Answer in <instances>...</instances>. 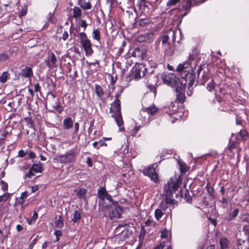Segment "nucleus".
Wrapping results in <instances>:
<instances>
[{
    "label": "nucleus",
    "instance_id": "f257e3e1",
    "mask_svg": "<svg viewBox=\"0 0 249 249\" xmlns=\"http://www.w3.org/2000/svg\"><path fill=\"white\" fill-rule=\"evenodd\" d=\"M181 184V178L180 177L177 178L176 177H171L169 181L164 186V192L166 196V198L163 201L166 203L173 205L175 203V200L172 198L171 196L173 192H175L180 187Z\"/></svg>",
    "mask_w": 249,
    "mask_h": 249
},
{
    "label": "nucleus",
    "instance_id": "f03ea898",
    "mask_svg": "<svg viewBox=\"0 0 249 249\" xmlns=\"http://www.w3.org/2000/svg\"><path fill=\"white\" fill-rule=\"evenodd\" d=\"M120 95V94H117L115 95L114 101L111 104V107L115 110L114 114H112L111 117L114 118L116 124L119 127L120 130L123 131L124 130V128L123 127L124 122L121 111V101L119 99Z\"/></svg>",
    "mask_w": 249,
    "mask_h": 249
},
{
    "label": "nucleus",
    "instance_id": "7ed1b4c3",
    "mask_svg": "<svg viewBox=\"0 0 249 249\" xmlns=\"http://www.w3.org/2000/svg\"><path fill=\"white\" fill-rule=\"evenodd\" d=\"M161 79L164 84L172 88H176L177 87V89H180L181 86L182 87V83L174 73H163L161 75Z\"/></svg>",
    "mask_w": 249,
    "mask_h": 249
},
{
    "label": "nucleus",
    "instance_id": "20e7f679",
    "mask_svg": "<svg viewBox=\"0 0 249 249\" xmlns=\"http://www.w3.org/2000/svg\"><path fill=\"white\" fill-rule=\"evenodd\" d=\"M77 153L75 149H71L65 153L64 155L56 156L54 160L60 163H68L75 161Z\"/></svg>",
    "mask_w": 249,
    "mask_h": 249
},
{
    "label": "nucleus",
    "instance_id": "39448f33",
    "mask_svg": "<svg viewBox=\"0 0 249 249\" xmlns=\"http://www.w3.org/2000/svg\"><path fill=\"white\" fill-rule=\"evenodd\" d=\"M78 36L80 38V42L82 45L87 56L91 55L93 52L91 48L90 40L88 38L87 34L84 32L80 33Z\"/></svg>",
    "mask_w": 249,
    "mask_h": 249
},
{
    "label": "nucleus",
    "instance_id": "423d86ee",
    "mask_svg": "<svg viewBox=\"0 0 249 249\" xmlns=\"http://www.w3.org/2000/svg\"><path fill=\"white\" fill-rule=\"evenodd\" d=\"M196 72L198 78L196 83H199L200 85H204L209 78L207 66L205 64H200L198 67Z\"/></svg>",
    "mask_w": 249,
    "mask_h": 249
},
{
    "label": "nucleus",
    "instance_id": "0eeeda50",
    "mask_svg": "<svg viewBox=\"0 0 249 249\" xmlns=\"http://www.w3.org/2000/svg\"><path fill=\"white\" fill-rule=\"evenodd\" d=\"M142 173L145 176L149 177L154 182H157L158 181V175L156 172L154 164L150 165L147 167L144 168L143 169Z\"/></svg>",
    "mask_w": 249,
    "mask_h": 249
},
{
    "label": "nucleus",
    "instance_id": "6e6552de",
    "mask_svg": "<svg viewBox=\"0 0 249 249\" xmlns=\"http://www.w3.org/2000/svg\"><path fill=\"white\" fill-rule=\"evenodd\" d=\"M142 76L147 79V83H152L156 85L158 82V77L154 73V70L148 72L147 69H144L142 71Z\"/></svg>",
    "mask_w": 249,
    "mask_h": 249
},
{
    "label": "nucleus",
    "instance_id": "1a4fd4ad",
    "mask_svg": "<svg viewBox=\"0 0 249 249\" xmlns=\"http://www.w3.org/2000/svg\"><path fill=\"white\" fill-rule=\"evenodd\" d=\"M182 78H183L186 82H188V89H190L195 85L196 86V84H195L196 74L195 73L192 71L191 72L186 73L184 75L182 76Z\"/></svg>",
    "mask_w": 249,
    "mask_h": 249
},
{
    "label": "nucleus",
    "instance_id": "9d476101",
    "mask_svg": "<svg viewBox=\"0 0 249 249\" xmlns=\"http://www.w3.org/2000/svg\"><path fill=\"white\" fill-rule=\"evenodd\" d=\"M114 206L111 207L110 211L109 212V216L111 219L113 218H119L121 217L122 214L123 209L122 208L118 206V203L117 201H115Z\"/></svg>",
    "mask_w": 249,
    "mask_h": 249
},
{
    "label": "nucleus",
    "instance_id": "9b49d317",
    "mask_svg": "<svg viewBox=\"0 0 249 249\" xmlns=\"http://www.w3.org/2000/svg\"><path fill=\"white\" fill-rule=\"evenodd\" d=\"M198 4H199L198 0H183L182 8L186 11L183 16L188 14L192 6Z\"/></svg>",
    "mask_w": 249,
    "mask_h": 249
},
{
    "label": "nucleus",
    "instance_id": "f8f14e48",
    "mask_svg": "<svg viewBox=\"0 0 249 249\" xmlns=\"http://www.w3.org/2000/svg\"><path fill=\"white\" fill-rule=\"evenodd\" d=\"M186 87V84L182 83V87L181 89H177V87L175 88L177 92L176 100L180 103H183L185 102L186 96L185 95L184 91Z\"/></svg>",
    "mask_w": 249,
    "mask_h": 249
},
{
    "label": "nucleus",
    "instance_id": "ddd939ff",
    "mask_svg": "<svg viewBox=\"0 0 249 249\" xmlns=\"http://www.w3.org/2000/svg\"><path fill=\"white\" fill-rule=\"evenodd\" d=\"M150 23L149 19L136 18L134 26L137 28H144L147 27Z\"/></svg>",
    "mask_w": 249,
    "mask_h": 249
},
{
    "label": "nucleus",
    "instance_id": "4468645a",
    "mask_svg": "<svg viewBox=\"0 0 249 249\" xmlns=\"http://www.w3.org/2000/svg\"><path fill=\"white\" fill-rule=\"evenodd\" d=\"M178 162L179 166V170L180 172V175L177 177L176 175L174 177H176L177 178L180 177L181 178H182L181 176H183L186 172L189 170L190 167L188 166L186 163H185L184 161H182L181 160H178ZM182 180V179H181V181Z\"/></svg>",
    "mask_w": 249,
    "mask_h": 249
},
{
    "label": "nucleus",
    "instance_id": "2eb2a0df",
    "mask_svg": "<svg viewBox=\"0 0 249 249\" xmlns=\"http://www.w3.org/2000/svg\"><path fill=\"white\" fill-rule=\"evenodd\" d=\"M57 59L55 54L52 53L50 54L48 58L47 61V66L50 68H55L57 67L56 62Z\"/></svg>",
    "mask_w": 249,
    "mask_h": 249
},
{
    "label": "nucleus",
    "instance_id": "dca6fc26",
    "mask_svg": "<svg viewBox=\"0 0 249 249\" xmlns=\"http://www.w3.org/2000/svg\"><path fill=\"white\" fill-rule=\"evenodd\" d=\"M20 74L25 78H31L33 75L32 68L26 67L21 71Z\"/></svg>",
    "mask_w": 249,
    "mask_h": 249
},
{
    "label": "nucleus",
    "instance_id": "f3484780",
    "mask_svg": "<svg viewBox=\"0 0 249 249\" xmlns=\"http://www.w3.org/2000/svg\"><path fill=\"white\" fill-rule=\"evenodd\" d=\"M142 110L144 112H146L148 114L153 115L158 111L159 109L154 104H153L152 106L148 107H142Z\"/></svg>",
    "mask_w": 249,
    "mask_h": 249
},
{
    "label": "nucleus",
    "instance_id": "a211bd4d",
    "mask_svg": "<svg viewBox=\"0 0 249 249\" xmlns=\"http://www.w3.org/2000/svg\"><path fill=\"white\" fill-rule=\"evenodd\" d=\"M239 210L238 208L234 209L232 211L230 212L228 216L225 218V220L228 222L233 220L238 214Z\"/></svg>",
    "mask_w": 249,
    "mask_h": 249
},
{
    "label": "nucleus",
    "instance_id": "6ab92c4d",
    "mask_svg": "<svg viewBox=\"0 0 249 249\" xmlns=\"http://www.w3.org/2000/svg\"><path fill=\"white\" fill-rule=\"evenodd\" d=\"M73 122L72 119L70 117H67L64 119L63 122V125L65 129H69L72 127Z\"/></svg>",
    "mask_w": 249,
    "mask_h": 249
},
{
    "label": "nucleus",
    "instance_id": "aec40b11",
    "mask_svg": "<svg viewBox=\"0 0 249 249\" xmlns=\"http://www.w3.org/2000/svg\"><path fill=\"white\" fill-rule=\"evenodd\" d=\"M95 91L98 97L104 102L105 98L103 97L104 92L102 88L98 85H95Z\"/></svg>",
    "mask_w": 249,
    "mask_h": 249
},
{
    "label": "nucleus",
    "instance_id": "412c9836",
    "mask_svg": "<svg viewBox=\"0 0 249 249\" xmlns=\"http://www.w3.org/2000/svg\"><path fill=\"white\" fill-rule=\"evenodd\" d=\"M81 215L80 212L78 210L74 211L72 214L71 221L73 223H78L80 221Z\"/></svg>",
    "mask_w": 249,
    "mask_h": 249
},
{
    "label": "nucleus",
    "instance_id": "4be33fe9",
    "mask_svg": "<svg viewBox=\"0 0 249 249\" xmlns=\"http://www.w3.org/2000/svg\"><path fill=\"white\" fill-rule=\"evenodd\" d=\"M75 192H76V195L78 198L85 199L86 198V194L87 190L84 188L78 189L75 190Z\"/></svg>",
    "mask_w": 249,
    "mask_h": 249
},
{
    "label": "nucleus",
    "instance_id": "5701e85b",
    "mask_svg": "<svg viewBox=\"0 0 249 249\" xmlns=\"http://www.w3.org/2000/svg\"><path fill=\"white\" fill-rule=\"evenodd\" d=\"M32 170H33L34 172L36 173H40L42 170V166L41 163L39 162L38 163H34L32 167Z\"/></svg>",
    "mask_w": 249,
    "mask_h": 249
},
{
    "label": "nucleus",
    "instance_id": "b1692460",
    "mask_svg": "<svg viewBox=\"0 0 249 249\" xmlns=\"http://www.w3.org/2000/svg\"><path fill=\"white\" fill-rule=\"evenodd\" d=\"M131 77L136 80L140 79L141 78V70L138 69L134 70L131 73Z\"/></svg>",
    "mask_w": 249,
    "mask_h": 249
},
{
    "label": "nucleus",
    "instance_id": "393cba45",
    "mask_svg": "<svg viewBox=\"0 0 249 249\" xmlns=\"http://www.w3.org/2000/svg\"><path fill=\"white\" fill-rule=\"evenodd\" d=\"M72 17L77 18L81 17L82 13L80 8L77 6H74L73 8Z\"/></svg>",
    "mask_w": 249,
    "mask_h": 249
},
{
    "label": "nucleus",
    "instance_id": "a878e982",
    "mask_svg": "<svg viewBox=\"0 0 249 249\" xmlns=\"http://www.w3.org/2000/svg\"><path fill=\"white\" fill-rule=\"evenodd\" d=\"M64 225L63 218L61 215H59L58 218L55 221V227L58 229H62Z\"/></svg>",
    "mask_w": 249,
    "mask_h": 249
},
{
    "label": "nucleus",
    "instance_id": "bb28decb",
    "mask_svg": "<svg viewBox=\"0 0 249 249\" xmlns=\"http://www.w3.org/2000/svg\"><path fill=\"white\" fill-rule=\"evenodd\" d=\"M107 193L105 187H101L98 191V195L100 199L104 200Z\"/></svg>",
    "mask_w": 249,
    "mask_h": 249
},
{
    "label": "nucleus",
    "instance_id": "cd10ccee",
    "mask_svg": "<svg viewBox=\"0 0 249 249\" xmlns=\"http://www.w3.org/2000/svg\"><path fill=\"white\" fill-rule=\"evenodd\" d=\"M92 37L94 40H97L99 42L100 40V32L99 29H94L93 30L92 33Z\"/></svg>",
    "mask_w": 249,
    "mask_h": 249
},
{
    "label": "nucleus",
    "instance_id": "c85d7f7f",
    "mask_svg": "<svg viewBox=\"0 0 249 249\" xmlns=\"http://www.w3.org/2000/svg\"><path fill=\"white\" fill-rule=\"evenodd\" d=\"M152 36V34L141 35L138 37V40L139 42H147Z\"/></svg>",
    "mask_w": 249,
    "mask_h": 249
},
{
    "label": "nucleus",
    "instance_id": "c756f323",
    "mask_svg": "<svg viewBox=\"0 0 249 249\" xmlns=\"http://www.w3.org/2000/svg\"><path fill=\"white\" fill-rule=\"evenodd\" d=\"M10 78V74L7 71H4L2 75L0 76V82L1 83H5Z\"/></svg>",
    "mask_w": 249,
    "mask_h": 249
},
{
    "label": "nucleus",
    "instance_id": "7c9ffc66",
    "mask_svg": "<svg viewBox=\"0 0 249 249\" xmlns=\"http://www.w3.org/2000/svg\"><path fill=\"white\" fill-rule=\"evenodd\" d=\"M229 241L226 238H221L219 241L220 247L222 249H225L228 247Z\"/></svg>",
    "mask_w": 249,
    "mask_h": 249
},
{
    "label": "nucleus",
    "instance_id": "2f4dec72",
    "mask_svg": "<svg viewBox=\"0 0 249 249\" xmlns=\"http://www.w3.org/2000/svg\"><path fill=\"white\" fill-rule=\"evenodd\" d=\"M164 214V212L160 208L156 209L155 211V216L157 220H159Z\"/></svg>",
    "mask_w": 249,
    "mask_h": 249
},
{
    "label": "nucleus",
    "instance_id": "473e14b6",
    "mask_svg": "<svg viewBox=\"0 0 249 249\" xmlns=\"http://www.w3.org/2000/svg\"><path fill=\"white\" fill-rule=\"evenodd\" d=\"M181 0H169L167 3L166 6L168 7V9L171 8L172 6L176 5L177 4L179 3Z\"/></svg>",
    "mask_w": 249,
    "mask_h": 249
},
{
    "label": "nucleus",
    "instance_id": "72a5a7b5",
    "mask_svg": "<svg viewBox=\"0 0 249 249\" xmlns=\"http://www.w3.org/2000/svg\"><path fill=\"white\" fill-rule=\"evenodd\" d=\"M238 143L237 142H231L229 144L228 150L231 152H233V150L237 147Z\"/></svg>",
    "mask_w": 249,
    "mask_h": 249
},
{
    "label": "nucleus",
    "instance_id": "f704fd0d",
    "mask_svg": "<svg viewBox=\"0 0 249 249\" xmlns=\"http://www.w3.org/2000/svg\"><path fill=\"white\" fill-rule=\"evenodd\" d=\"M185 67L184 66V65L183 64H179L178 65V66L176 69V71L179 72H181L182 76V75H184L186 72V71H185Z\"/></svg>",
    "mask_w": 249,
    "mask_h": 249
},
{
    "label": "nucleus",
    "instance_id": "c9c22d12",
    "mask_svg": "<svg viewBox=\"0 0 249 249\" xmlns=\"http://www.w3.org/2000/svg\"><path fill=\"white\" fill-rule=\"evenodd\" d=\"M9 133L7 130H3L0 133V145H2L3 144V141L5 139V138L8 135Z\"/></svg>",
    "mask_w": 249,
    "mask_h": 249
},
{
    "label": "nucleus",
    "instance_id": "e433bc0d",
    "mask_svg": "<svg viewBox=\"0 0 249 249\" xmlns=\"http://www.w3.org/2000/svg\"><path fill=\"white\" fill-rule=\"evenodd\" d=\"M239 136L243 139L244 141L246 140L248 138V134L245 130H241L239 133Z\"/></svg>",
    "mask_w": 249,
    "mask_h": 249
},
{
    "label": "nucleus",
    "instance_id": "4c0bfd02",
    "mask_svg": "<svg viewBox=\"0 0 249 249\" xmlns=\"http://www.w3.org/2000/svg\"><path fill=\"white\" fill-rule=\"evenodd\" d=\"M146 86L150 91L154 92L155 95L156 94V88L155 84L147 83Z\"/></svg>",
    "mask_w": 249,
    "mask_h": 249
},
{
    "label": "nucleus",
    "instance_id": "58836bf2",
    "mask_svg": "<svg viewBox=\"0 0 249 249\" xmlns=\"http://www.w3.org/2000/svg\"><path fill=\"white\" fill-rule=\"evenodd\" d=\"M168 207V205L166 203V202L162 200L161 203L160 204L159 208L162 211L165 212Z\"/></svg>",
    "mask_w": 249,
    "mask_h": 249
},
{
    "label": "nucleus",
    "instance_id": "ea45409f",
    "mask_svg": "<svg viewBox=\"0 0 249 249\" xmlns=\"http://www.w3.org/2000/svg\"><path fill=\"white\" fill-rule=\"evenodd\" d=\"M219 202L222 204L221 207L225 209L228 205V199L225 197L223 196Z\"/></svg>",
    "mask_w": 249,
    "mask_h": 249
},
{
    "label": "nucleus",
    "instance_id": "a19ab883",
    "mask_svg": "<svg viewBox=\"0 0 249 249\" xmlns=\"http://www.w3.org/2000/svg\"><path fill=\"white\" fill-rule=\"evenodd\" d=\"M25 120L26 121L27 125L29 127L33 128L34 125V122L31 118L26 117L25 118Z\"/></svg>",
    "mask_w": 249,
    "mask_h": 249
},
{
    "label": "nucleus",
    "instance_id": "79ce46f5",
    "mask_svg": "<svg viewBox=\"0 0 249 249\" xmlns=\"http://www.w3.org/2000/svg\"><path fill=\"white\" fill-rule=\"evenodd\" d=\"M184 198L188 202H190L192 200V197L190 195L189 192L187 189L185 190L184 192Z\"/></svg>",
    "mask_w": 249,
    "mask_h": 249
},
{
    "label": "nucleus",
    "instance_id": "37998d69",
    "mask_svg": "<svg viewBox=\"0 0 249 249\" xmlns=\"http://www.w3.org/2000/svg\"><path fill=\"white\" fill-rule=\"evenodd\" d=\"M240 219L242 221L249 223V214L245 213L241 215Z\"/></svg>",
    "mask_w": 249,
    "mask_h": 249
},
{
    "label": "nucleus",
    "instance_id": "c03bdc74",
    "mask_svg": "<svg viewBox=\"0 0 249 249\" xmlns=\"http://www.w3.org/2000/svg\"><path fill=\"white\" fill-rule=\"evenodd\" d=\"M207 89L210 91H212L214 89V83L213 80L212 79L207 85Z\"/></svg>",
    "mask_w": 249,
    "mask_h": 249
},
{
    "label": "nucleus",
    "instance_id": "a18cd8bd",
    "mask_svg": "<svg viewBox=\"0 0 249 249\" xmlns=\"http://www.w3.org/2000/svg\"><path fill=\"white\" fill-rule=\"evenodd\" d=\"M55 109L59 113H61L63 110V107L60 105L59 102L56 103L55 106H53Z\"/></svg>",
    "mask_w": 249,
    "mask_h": 249
},
{
    "label": "nucleus",
    "instance_id": "49530a36",
    "mask_svg": "<svg viewBox=\"0 0 249 249\" xmlns=\"http://www.w3.org/2000/svg\"><path fill=\"white\" fill-rule=\"evenodd\" d=\"M83 9L89 10L91 8V5L89 2H85L81 6H80Z\"/></svg>",
    "mask_w": 249,
    "mask_h": 249
},
{
    "label": "nucleus",
    "instance_id": "de8ad7c7",
    "mask_svg": "<svg viewBox=\"0 0 249 249\" xmlns=\"http://www.w3.org/2000/svg\"><path fill=\"white\" fill-rule=\"evenodd\" d=\"M33 172V170H32V168H31L28 172L25 175L24 178L25 179L27 178H31L32 177L34 176L35 174H34Z\"/></svg>",
    "mask_w": 249,
    "mask_h": 249
},
{
    "label": "nucleus",
    "instance_id": "09e8293b",
    "mask_svg": "<svg viewBox=\"0 0 249 249\" xmlns=\"http://www.w3.org/2000/svg\"><path fill=\"white\" fill-rule=\"evenodd\" d=\"M207 191L210 196L214 197V191L213 188L212 187H209L208 185H207Z\"/></svg>",
    "mask_w": 249,
    "mask_h": 249
},
{
    "label": "nucleus",
    "instance_id": "8fccbe9b",
    "mask_svg": "<svg viewBox=\"0 0 249 249\" xmlns=\"http://www.w3.org/2000/svg\"><path fill=\"white\" fill-rule=\"evenodd\" d=\"M161 40H162V44L167 43L168 45L169 44V43L168 42L169 36L168 35L163 36L161 37Z\"/></svg>",
    "mask_w": 249,
    "mask_h": 249
},
{
    "label": "nucleus",
    "instance_id": "3c124183",
    "mask_svg": "<svg viewBox=\"0 0 249 249\" xmlns=\"http://www.w3.org/2000/svg\"><path fill=\"white\" fill-rule=\"evenodd\" d=\"M37 217H38L37 213L35 211L34 212L33 216H32V217L31 218V219L30 220V221H29V223L30 224H31V221H36V220L37 219Z\"/></svg>",
    "mask_w": 249,
    "mask_h": 249
},
{
    "label": "nucleus",
    "instance_id": "603ef678",
    "mask_svg": "<svg viewBox=\"0 0 249 249\" xmlns=\"http://www.w3.org/2000/svg\"><path fill=\"white\" fill-rule=\"evenodd\" d=\"M169 234L170 233L168 232V231L167 230L164 229L161 232V237L167 238Z\"/></svg>",
    "mask_w": 249,
    "mask_h": 249
},
{
    "label": "nucleus",
    "instance_id": "864d4df0",
    "mask_svg": "<svg viewBox=\"0 0 249 249\" xmlns=\"http://www.w3.org/2000/svg\"><path fill=\"white\" fill-rule=\"evenodd\" d=\"M9 195L7 194H5L3 195L0 196V202L1 201H6L9 198Z\"/></svg>",
    "mask_w": 249,
    "mask_h": 249
},
{
    "label": "nucleus",
    "instance_id": "5fc2aeb1",
    "mask_svg": "<svg viewBox=\"0 0 249 249\" xmlns=\"http://www.w3.org/2000/svg\"><path fill=\"white\" fill-rule=\"evenodd\" d=\"M79 128V124L78 123L76 122L74 124V131L73 132V135H76L77 134Z\"/></svg>",
    "mask_w": 249,
    "mask_h": 249
},
{
    "label": "nucleus",
    "instance_id": "6e6d98bb",
    "mask_svg": "<svg viewBox=\"0 0 249 249\" xmlns=\"http://www.w3.org/2000/svg\"><path fill=\"white\" fill-rule=\"evenodd\" d=\"M0 183L1 184V189L3 191H6L8 189V184L6 182H4V181L1 180L0 182Z\"/></svg>",
    "mask_w": 249,
    "mask_h": 249
},
{
    "label": "nucleus",
    "instance_id": "4d7b16f0",
    "mask_svg": "<svg viewBox=\"0 0 249 249\" xmlns=\"http://www.w3.org/2000/svg\"><path fill=\"white\" fill-rule=\"evenodd\" d=\"M105 198L107 199L109 201L113 203V204H115V201H113V199L112 198V196L109 194H107L106 195Z\"/></svg>",
    "mask_w": 249,
    "mask_h": 249
},
{
    "label": "nucleus",
    "instance_id": "13d9d810",
    "mask_svg": "<svg viewBox=\"0 0 249 249\" xmlns=\"http://www.w3.org/2000/svg\"><path fill=\"white\" fill-rule=\"evenodd\" d=\"M8 58V56L6 54H2L0 55V60L4 61L6 60Z\"/></svg>",
    "mask_w": 249,
    "mask_h": 249
},
{
    "label": "nucleus",
    "instance_id": "bf43d9fd",
    "mask_svg": "<svg viewBox=\"0 0 249 249\" xmlns=\"http://www.w3.org/2000/svg\"><path fill=\"white\" fill-rule=\"evenodd\" d=\"M27 196H28L27 192L26 191H25L24 192H23L21 194V196L20 197V199L25 200V199L26 198Z\"/></svg>",
    "mask_w": 249,
    "mask_h": 249
},
{
    "label": "nucleus",
    "instance_id": "052dcab7",
    "mask_svg": "<svg viewBox=\"0 0 249 249\" xmlns=\"http://www.w3.org/2000/svg\"><path fill=\"white\" fill-rule=\"evenodd\" d=\"M26 154V152H25L23 150H20L18 151V156L20 157H24Z\"/></svg>",
    "mask_w": 249,
    "mask_h": 249
},
{
    "label": "nucleus",
    "instance_id": "680f3d73",
    "mask_svg": "<svg viewBox=\"0 0 249 249\" xmlns=\"http://www.w3.org/2000/svg\"><path fill=\"white\" fill-rule=\"evenodd\" d=\"M87 24L85 20H82L81 22V24H80V26L82 28H84V30H85V29L86 28V27H87Z\"/></svg>",
    "mask_w": 249,
    "mask_h": 249
},
{
    "label": "nucleus",
    "instance_id": "e2e57ef3",
    "mask_svg": "<svg viewBox=\"0 0 249 249\" xmlns=\"http://www.w3.org/2000/svg\"><path fill=\"white\" fill-rule=\"evenodd\" d=\"M40 85L39 84V83H36L35 85H34V89H35V91L36 92H37V91H39V90H40Z\"/></svg>",
    "mask_w": 249,
    "mask_h": 249
},
{
    "label": "nucleus",
    "instance_id": "0e129e2a",
    "mask_svg": "<svg viewBox=\"0 0 249 249\" xmlns=\"http://www.w3.org/2000/svg\"><path fill=\"white\" fill-rule=\"evenodd\" d=\"M87 163L89 167H91L92 166V162L90 158L88 157L87 158Z\"/></svg>",
    "mask_w": 249,
    "mask_h": 249
},
{
    "label": "nucleus",
    "instance_id": "69168bd1",
    "mask_svg": "<svg viewBox=\"0 0 249 249\" xmlns=\"http://www.w3.org/2000/svg\"><path fill=\"white\" fill-rule=\"evenodd\" d=\"M29 157L30 159H33L36 157V155L34 152L30 151L29 153Z\"/></svg>",
    "mask_w": 249,
    "mask_h": 249
},
{
    "label": "nucleus",
    "instance_id": "338daca9",
    "mask_svg": "<svg viewBox=\"0 0 249 249\" xmlns=\"http://www.w3.org/2000/svg\"><path fill=\"white\" fill-rule=\"evenodd\" d=\"M54 234L56 236V237L61 236L62 231L60 230H56L54 232Z\"/></svg>",
    "mask_w": 249,
    "mask_h": 249
},
{
    "label": "nucleus",
    "instance_id": "774afa93",
    "mask_svg": "<svg viewBox=\"0 0 249 249\" xmlns=\"http://www.w3.org/2000/svg\"><path fill=\"white\" fill-rule=\"evenodd\" d=\"M164 246V244L161 243L160 244H159V245H158L157 247H156L153 249H163Z\"/></svg>",
    "mask_w": 249,
    "mask_h": 249
}]
</instances>
